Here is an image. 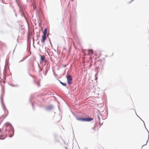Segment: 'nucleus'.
I'll return each instance as SVG.
<instances>
[{
    "label": "nucleus",
    "instance_id": "1",
    "mask_svg": "<svg viewBox=\"0 0 149 149\" xmlns=\"http://www.w3.org/2000/svg\"><path fill=\"white\" fill-rule=\"evenodd\" d=\"M5 126L6 128L5 129V131L10 132L11 131H13V128L12 125L9 123H6L5 124Z\"/></svg>",
    "mask_w": 149,
    "mask_h": 149
},
{
    "label": "nucleus",
    "instance_id": "2",
    "mask_svg": "<svg viewBox=\"0 0 149 149\" xmlns=\"http://www.w3.org/2000/svg\"><path fill=\"white\" fill-rule=\"evenodd\" d=\"M93 118H77V120L81 121H86V122H88L92 120H93Z\"/></svg>",
    "mask_w": 149,
    "mask_h": 149
},
{
    "label": "nucleus",
    "instance_id": "3",
    "mask_svg": "<svg viewBox=\"0 0 149 149\" xmlns=\"http://www.w3.org/2000/svg\"><path fill=\"white\" fill-rule=\"evenodd\" d=\"M47 28H46L45 29L44 32H43V36H42V39L41 40L42 42V43H44L45 42V41L46 39V36L47 34Z\"/></svg>",
    "mask_w": 149,
    "mask_h": 149
},
{
    "label": "nucleus",
    "instance_id": "4",
    "mask_svg": "<svg viewBox=\"0 0 149 149\" xmlns=\"http://www.w3.org/2000/svg\"><path fill=\"white\" fill-rule=\"evenodd\" d=\"M67 81L69 84L70 85L72 84V78L71 76L70 75L67 76Z\"/></svg>",
    "mask_w": 149,
    "mask_h": 149
},
{
    "label": "nucleus",
    "instance_id": "5",
    "mask_svg": "<svg viewBox=\"0 0 149 149\" xmlns=\"http://www.w3.org/2000/svg\"><path fill=\"white\" fill-rule=\"evenodd\" d=\"M5 138V136L4 135L2 131L0 132V139H4Z\"/></svg>",
    "mask_w": 149,
    "mask_h": 149
},
{
    "label": "nucleus",
    "instance_id": "6",
    "mask_svg": "<svg viewBox=\"0 0 149 149\" xmlns=\"http://www.w3.org/2000/svg\"><path fill=\"white\" fill-rule=\"evenodd\" d=\"M40 57H41V59H40L41 61L42 62L43 61L45 60V56H42L41 55H40Z\"/></svg>",
    "mask_w": 149,
    "mask_h": 149
},
{
    "label": "nucleus",
    "instance_id": "7",
    "mask_svg": "<svg viewBox=\"0 0 149 149\" xmlns=\"http://www.w3.org/2000/svg\"><path fill=\"white\" fill-rule=\"evenodd\" d=\"M93 53V51L92 49H89L88 50V54H92Z\"/></svg>",
    "mask_w": 149,
    "mask_h": 149
},
{
    "label": "nucleus",
    "instance_id": "8",
    "mask_svg": "<svg viewBox=\"0 0 149 149\" xmlns=\"http://www.w3.org/2000/svg\"><path fill=\"white\" fill-rule=\"evenodd\" d=\"M60 83L62 84L63 85V86H66V84H65V83H64L62 82H61V81H60Z\"/></svg>",
    "mask_w": 149,
    "mask_h": 149
},
{
    "label": "nucleus",
    "instance_id": "9",
    "mask_svg": "<svg viewBox=\"0 0 149 149\" xmlns=\"http://www.w3.org/2000/svg\"><path fill=\"white\" fill-rule=\"evenodd\" d=\"M37 84L38 86H40V82L39 81L37 83Z\"/></svg>",
    "mask_w": 149,
    "mask_h": 149
},
{
    "label": "nucleus",
    "instance_id": "10",
    "mask_svg": "<svg viewBox=\"0 0 149 149\" xmlns=\"http://www.w3.org/2000/svg\"><path fill=\"white\" fill-rule=\"evenodd\" d=\"M98 120H100V117L99 115L98 116Z\"/></svg>",
    "mask_w": 149,
    "mask_h": 149
},
{
    "label": "nucleus",
    "instance_id": "11",
    "mask_svg": "<svg viewBox=\"0 0 149 149\" xmlns=\"http://www.w3.org/2000/svg\"><path fill=\"white\" fill-rule=\"evenodd\" d=\"M2 130L1 129H0V132H1L2 131Z\"/></svg>",
    "mask_w": 149,
    "mask_h": 149
},
{
    "label": "nucleus",
    "instance_id": "12",
    "mask_svg": "<svg viewBox=\"0 0 149 149\" xmlns=\"http://www.w3.org/2000/svg\"><path fill=\"white\" fill-rule=\"evenodd\" d=\"M91 57H90V59H91Z\"/></svg>",
    "mask_w": 149,
    "mask_h": 149
}]
</instances>
